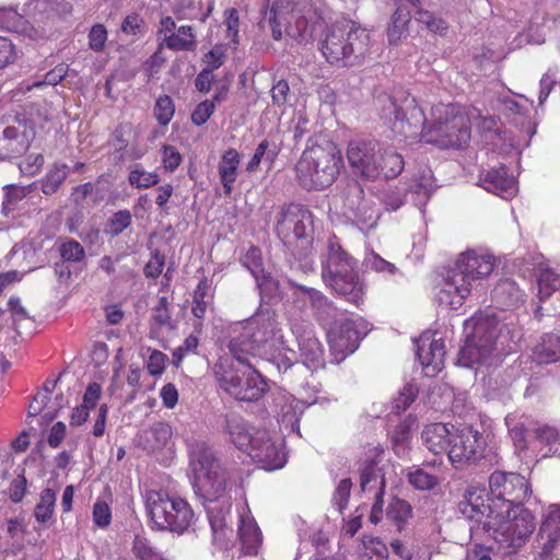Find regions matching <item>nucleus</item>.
Listing matches in <instances>:
<instances>
[{"label": "nucleus", "instance_id": "obj_47", "mask_svg": "<svg viewBox=\"0 0 560 560\" xmlns=\"http://www.w3.org/2000/svg\"><path fill=\"white\" fill-rule=\"evenodd\" d=\"M505 423L509 428V433L516 451L524 452L528 450L529 444L527 441V429L525 428L524 422H515L514 424H512V419L510 417H506Z\"/></svg>", "mask_w": 560, "mask_h": 560}, {"label": "nucleus", "instance_id": "obj_6", "mask_svg": "<svg viewBox=\"0 0 560 560\" xmlns=\"http://www.w3.org/2000/svg\"><path fill=\"white\" fill-rule=\"evenodd\" d=\"M241 328L242 331L229 345L234 360L245 362L247 358L260 354L261 350L272 351L284 346L283 334L273 312H261L242 324Z\"/></svg>", "mask_w": 560, "mask_h": 560}, {"label": "nucleus", "instance_id": "obj_32", "mask_svg": "<svg viewBox=\"0 0 560 560\" xmlns=\"http://www.w3.org/2000/svg\"><path fill=\"white\" fill-rule=\"evenodd\" d=\"M240 164V154L235 149L226 150L218 165L221 184L226 195L233 189V184L237 177V167Z\"/></svg>", "mask_w": 560, "mask_h": 560}, {"label": "nucleus", "instance_id": "obj_55", "mask_svg": "<svg viewBox=\"0 0 560 560\" xmlns=\"http://www.w3.org/2000/svg\"><path fill=\"white\" fill-rule=\"evenodd\" d=\"M107 30L103 24H94L89 33V47L95 52L103 51L107 42Z\"/></svg>", "mask_w": 560, "mask_h": 560}, {"label": "nucleus", "instance_id": "obj_26", "mask_svg": "<svg viewBox=\"0 0 560 560\" xmlns=\"http://www.w3.org/2000/svg\"><path fill=\"white\" fill-rule=\"evenodd\" d=\"M238 538L245 555L255 556L262 542L261 532L247 506L238 512Z\"/></svg>", "mask_w": 560, "mask_h": 560}, {"label": "nucleus", "instance_id": "obj_15", "mask_svg": "<svg viewBox=\"0 0 560 560\" xmlns=\"http://www.w3.org/2000/svg\"><path fill=\"white\" fill-rule=\"evenodd\" d=\"M489 324H479L477 318L465 322L466 340L458 354V364L464 368L490 365L497 359L493 345L487 338Z\"/></svg>", "mask_w": 560, "mask_h": 560}, {"label": "nucleus", "instance_id": "obj_27", "mask_svg": "<svg viewBox=\"0 0 560 560\" xmlns=\"http://www.w3.org/2000/svg\"><path fill=\"white\" fill-rule=\"evenodd\" d=\"M245 266L257 281V285L262 293L273 294L278 290V282L269 275H264L261 269L260 250L257 247H250L242 259Z\"/></svg>", "mask_w": 560, "mask_h": 560}, {"label": "nucleus", "instance_id": "obj_62", "mask_svg": "<svg viewBox=\"0 0 560 560\" xmlns=\"http://www.w3.org/2000/svg\"><path fill=\"white\" fill-rule=\"evenodd\" d=\"M365 265L366 267L375 270L376 272H386L389 275L396 272V267L394 264L385 260L375 253H371L365 257Z\"/></svg>", "mask_w": 560, "mask_h": 560}, {"label": "nucleus", "instance_id": "obj_51", "mask_svg": "<svg viewBox=\"0 0 560 560\" xmlns=\"http://www.w3.org/2000/svg\"><path fill=\"white\" fill-rule=\"evenodd\" d=\"M59 252L65 261L80 262L85 257L84 248L74 240L63 242Z\"/></svg>", "mask_w": 560, "mask_h": 560}, {"label": "nucleus", "instance_id": "obj_21", "mask_svg": "<svg viewBox=\"0 0 560 560\" xmlns=\"http://www.w3.org/2000/svg\"><path fill=\"white\" fill-rule=\"evenodd\" d=\"M417 358L421 363L424 374L434 376L444 366L445 345L442 338H435L431 332H424L418 340Z\"/></svg>", "mask_w": 560, "mask_h": 560}, {"label": "nucleus", "instance_id": "obj_58", "mask_svg": "<svg viewBox=\"0 0 560 560\" xmlns=\"http://www.w3.org/2000/svg\"><path fill=\"white\" fill-rule=\"evenodd\" d=\"M300 418L295 411V408L291 405H285L282 407V412L280 416L279 423L289 432H296L300 435Z\"/></svg>", "mask_w": 560, "mask_h": 560}, {"label": "nucleus", "instance_id": "obj_39", "mask_svg": "<svg viewBox=\"0 0 560 560\" xmlns=\"http://www.w3.org/2000/svg\"><path fill=\"white\" fill-rule=\"evenodd\" d=\"M411 505L401 499H393L386 511V518L394 523L397 530H401L411 517Z\"/></svg>", "mask_w": 560, "mask_h": 560}, {"label": "nucleus", "instance_id": "obj_54", "mask_svg": "<svg viewBox=\"0 0 560 560\" xmlns=\"http://www.w3.org/2000/svg\"><path fill=\"white\" fill-rule=\"evenodd\" d=\"M352 488V482L349 478L342 479L339 481L334 495H332V504L334 506L342 513L348 504V500L350 497Z\"/></svg>", "mask_w": 560, "mask_h": 560}, {"label": "nucleus", "instance_id": "obj_24", "mask_svg": "<svg viewBox=\"0 0 560 560\" xmlns=\"http://www.w3.org/2000/svg\"><path fill=\"white\" fill-rule=\"evenodd\" d=\"M479 185L503 199H511L517 192L516 182L513 175L509 174L505 166L492 167L479 178Z\"/></svg>", "mask_w": 560, "mask_h": 560}, {"label": "nucleus", "instance_id": "obj_14", "mask_svg": "<svg viewBox=\"0 0 560 560\" xmlns=\"http://www.w3.org/2000/svg\"><path fill=\"white\" fill-rule=\"evenodd\" d=\"M48 120L47 109L43 108L36 116L31 113L28 121L18 119L7 127L0 125V160L23 154L35 137V128H43Z\"/></svg>", "mask_w": 560, "mask_h": 560}, {"label": "nucleus", "instance_id": "obj_48", "mask_svg": "<svg viewBox=\"0 0 560 560\" xmlns=\"http://www.w3.org/2000/svg\"><path fill=\"white\" fill-rule=\"evenodd\" d=\"M416 20L423 24L430 32L435 34H444L447 31V24L441 18L435 16L432 12L427 10H418Z\"/></svg>", "mask_w": 560, "mask_h": 560}, {"label": "nucleus", "instance_id": "obj_42", "mask_svg": "<svg viewBox=\"0 0 560 560\" xmlns=\"http://www.w3.org/2000/svg\"><path fill=\"white\" fill-rule=\"evenodd\" d=\"M129 184L139 189H147L160 182L155 172H147L140 165H136L129 173Z\"/></svg>", "mask_w": 560, "mask_h": 560}, {"label": "nucleus", "instance_id": "obj_9", "mask_svg": "<svg viewBox=\"0 0 560 560\" xmlns=\"http://www.w3.org/2000/svg\"><path fill=\"white\" fill-rule=\"evenodd\" d=\"M221 359L214 368L220 387L241 401H257L265 394L267 384L261 375L247 361Z\"/></svg>", "mask_w": 560, "mask_h": 560}, {"label": "nucleus", "instance_id": "obj_13", "mask_svg": "<svg viewBox=\"0 0 560 560\" xmlns=\"http://www.w3.org/2000/svg\"><path fill=\"white\" fill-rule=\"evenodd\" d=\"M490 493H486L489 505L495 510L511 514L514 509H523V504L532 495L526 478L516 472L493 471L489 477Z\"/></svg>", "mask_w": 560, "mask_h": 560}, {"label": "nucleus", "instance_id": "obj_29", "mask_svg": "<svg viewBox=\"0 0 560 560\" xmlns=\"http://www.w3.org/2000/svg\"><path fill=\"white\" fill-rule=\"evenodd\" d=\"M540 530L547 535V541L542 546V553L550 556L560 546V508L558 505L549 508Z\"/></svg>", "mask_w": 560, "mask_h": 560}, {"label": "nucleus", "instance_id": "obj_60", "mask_svg": "<svg viewBox=\"0 0 560 560\" xmlns=\"http://www.w3.org/2000/svg\"><path fill=\"white\" fill-rule=\"evenodd\" d=\"M145 351L148 353L150 352L147 362L148 372L154 376L161 375L165 369L166 355L159 350H151L150 348H148Z\"/></svg>", "mask_w": 560, "mask_h": 560}, {"label": "nucleus", "instance_id": "obj_8", "mask_svg": "<svg viewBox=\"0 0 560 560\" xmlns=\"http://www.w3.org/2000/svg\"><path fill=\"white\" fill-rule=\"evenodd\" d=\"M343 160L336 144L314 145L303 151L295 165L296 178L307 190L324 189L338 176Z\"/></svg>", "mask_w": 560, "mask_h": 560}, {"label": "nucleus", "instance_id": "obj_4", "mask_svg": "<svg viewBox=\"0 0 560 560\" xmlns=\"http://www.w3.org/2000/svg\"><path fill=\"white\" fill-rule=\"evenodd\" d=\"M494 267V257L488 253H462L448 270L444 287L438 293L439 302L453 310L462 306L470 294L472 282L488 277Z\"/></svg>", "mask_w": 560, "mask_h": 560}, {"label": "nucleus", "instance_id": "obj_16", "mask_svg": "<svg viewBox=\"0 0 560 560\" xmlns=\"http://www.w3.org/2000/svg\"><path fill=\"white\" fill-rule=\"evenodd\" d=\"M313 232V214L302 205L290 203L281 208L276 223V233L285 245L307 240Z\"/></svg>", "mask_w": 560, "mask_h": 560}, {"label": "nucleus", "instance_id": "obj_28", "mask_svg": "<svg viewBox=\"0 0 560 560\" xmlns=\"http://www.w3.org/2000/svg\"><path fill=\"white\" fill-rule=\"evenodd\" d=\"M452 432L444 423H431L424 427L421 439L423 445L433 454L448 452Z\"/></svg>", "mask_w": 560, "mask_h": 560}, {"label": "nucleus", "instance_id": "obj_50", "mask_svg": "<svg viewBox=\"0 0 560 560\" xmlns=\"http://www.w3.org/2000/svg\"><path fill=\"white\" fill-rule=\"evenodd\" d=\"M131 221L132 217L129 210H119L109 219L106 233L112 237L118 236L131 224Z\"/></svg>", "mask_w": 560, "mask_h": 560}, {"label": "nucleus", "instance_id": "obj_7", "mask_svg": "<svg viewBox=\"0 0 560 560\" xmlns=\"http://www.w3.org/2000/svg\"><path fill=\"white\" fill-rule=\"evenodd\" d=\"M370 33L353 21H338L326 32L320 51L331 65L351 66L366 55Z\"/></svg>", "mask_w": 560, "mask_h": 560}, {"label": "nucleus", "instance_id": "obj_25", "mask_svg": "<svg viewBox=\"0 0 560 560\" xmlns=\"http://www.w3.org/2000/svg\"><path fill=\"white\" fill-rule=\"evenodd\" d=\"M292 285L295 289V301L308 303L318 322L327 323L336 315L335 306L320 291L295 283H292Z\"/></svg>", "mask_w": 560, "mask_h": 560}, {"label": "nucleus", "instance_id": "obj_49", "mask_svg": "<svg viewBox=\"0 0 560 560\" xmlns=\"http://www.w3.org/2000/svg\"><path fill=\"white\" fill-rule=\"evenodd\" d=\"M175 106L167 95L160 96L154 106V116L161 126H166L173 118Z\"/></svg>", "mask_w": 560, "mask_h": 560}, {"label": "nucleus", "instance_id": "obj_10", "mask_svg": "<svg viewBox=\"0 0 560 560\" xmlns=\"http://www.w3.org/2000/svg\"><path fill=\"white\" fill-rule=\"evenodd\" d=\"M378 102L383 103L380 116L394 132L406 138L423 140V133L431 122V117H425L423 108L415 96L407 94L393 98L385 95L380 97Z\"/></svg>", "mask_w": 560, "mask_h": 560}, {"label": "nucleus", "instance_id": "obj_46", "mask_svg": "<svg viewBox=\"0 0 560 560\" xmlns=\"http://www.w3.org/2000/svg\"><path fill=\"white\" fill-rule=\"evenodd\" d=\"M409 483L417 490L427 491L433 489L439 483V478L424 471L421 468H417L409 471L408 475Z\"/></svg>", "mask_w": 560, "mask_h": 560}, {"label": "nucleus", "instance_id": "obj_43", "mask_svg": "<svg viewBox=\"0 0 560 560\" xmlns=\"http://www.w3.org/2000/svg\"><path fill=\"white\" fill-rule=\"evenodd\" d=\"M132 551L139 560H164L162 553L142 536H136Z\"/></svg>", "mask_w": 560, "mask_h": 560}, {"label": "nucleus", "instance_id": "obj_38", "mask_svg": "<svg viewBox=\"0 0 560 560\" xmlns=\"http://www.w3.org/2000/svg\"><path fill=\"white\" fill-rule=\"evenodd\" d=\"M381 175L386 178L398 176L404 170L402 156L392 149H386L380 154Z\"/></svg>", "mask_w": 560, "mask_h": 560}, {"label": "nucleus", "instance_id": "obj_5", "mask_svg": "<svg viewBox=\"0 0 560 560\" xmlns=\"http://www.w3.org/2000/svg\"><path fill=\"white\" fill-rule=\"evenodd\" d=\"M322 279L336 294L359 306L363 303L365 284L359 276L358 261L336 238L328 241L326 258L322 260Z\"/></svg>", "mask_w": 560, "mask_h": 560}, {"label": "nucleus", "instance_id": "obj_3", "mask_svg": "<svg viewBox=\"0 0 560 560\" xmlns=\"http://www.w3.org/2000/svg\"><path fill=\"white\" fill-rule=\"evenodd\" d=\"M225 431L231 442L258 463L265 470H276L284 466L285 453L282 441L276 432L266 429L249 428L247 422L236 415L226 417Z\"/></svg>", "mask_w": 560, "mask_h": 560}, {"label": "nucleus", "instance_id": "obj_17", "mask_svg": "<svg viewBox=\"0 0 560 560\" xmlns=\"http://www.w3.org/2000/svg\"><path fill=\"white\" fill-rule=\"evenodd\" d=\"M486 440L470 425L456 429L448 441L447 456L454 467L460 468L483 457Z\"/></svg>", "mask_w": 560, "mask_h": 560}, {"label": "nucleus", "instance_id": "obj_36", "mask_svg": "<svg viewBox=\"0 0 560 560\" xmlns=\"http://www.w3.org/2000/svg\"><path fill=\"white\" fill-rule=\"evenodd\" d=\"M360 483L363 491L376 489L384 493L385 478L376 462L371 460L364 464L361 468Z\"/></svg>", "mask_w": 560, "mask_h": 560}, {"label": "nucleus", "instance_id": "obj_1", "mask_svg": "<svg viewBox=\"0 0 560 560\" xmlns=\"http://www.w3.org/2000/svg\"><path fill=\"white\" fill-rule=\"evenodd\" d=\"M483 489L469 487L458 508L474 525L470 530H485L495 541L497 549L503 556L517 552L533 534L536 523L527 509H514L511 514L489 505Z\"/></svg>", "mask_w": 560, "mask_h": 560}, {"label": "nucleus", "instance_id": "obj_31", "mask_svg": "<svg viewBox=\"0 0 560 560\" xmlns=\"http://www.w3.org/2000/svg\"><path fill=\"white\" fill-rule=\"evenodd\" d=\"M534 447H539L542 456L560 455V433L552 427L538 425L534 429Z\"/></svg>", "mask_w": 560, "mask_h": 560}, {"label": "nucleus", "instance_id": "obj_12", "mask_svg": "<svg viewBox=\"0 0 560 560\" xmlns=\"http://www.w3.org/2000/svg\"><path fill=\"white\" fill-rule=\"evenodd\" d=\"M147 510L153 527L159 530L183 535L195 522V513L186 500L163 491L147 493Z\"/></svg>", "mask_w": 560, "mask_h": 560}, {"label": "nucleus", "instance_id": "obj_61", "mask_svg": "<svg viewBox=\"0 0 560 560\" xmlns=\"http://www.w3.org/2000/svg\"><path fill=\"white\" fill-rule=\"evenodd\" d=\"M93 521L98 527H106L112 521V512L105 501L97 500L93 506Z\"/></svg>", "mask_w": 560, "mask_h": 560}, {"label": "nucleus", "instance_id": "obj_19", "mask_svg": "<svg viewBox=\"0 0 560 560\" xmlns=\"http://www.w3.org/2000/svg\"><path fill=\"white\" fill-rule=\"evenodd\" d=\"M381 149L374 140L355 139L348 143L347 159L353 173L366 179L381 176Z\"/></svg>", "mask_w": 560, "mask_h": 560}, {"label": "nucleus", "instance_id": "obj_59", "mask_svg": "<svg viewBox=\"0 0 560 560\" xmlns=\"http://www.w3.org/2000/svg\"><path fill=\"white\" fill-rule=\"evenodd\" d=\"M215 105L213 101L206 100L197 105L191 114V121L196 126L203 125L214 113Z\"/></svg>", "mask_w": 560, "mask_h": 560}, {"label": "nucleus", "instance_id": "obj_45", "mask_svg": "<svg viewBox=\"0 0 560 560\" xmlns=\"http://www.w3.org/2000/svg\"><path fill=\"white\" fill-rule=\"evenodd\" d=\"M419 389L416 384L407 383L393 399V411L397 415L405 411L417 398Z\"/></svg>", "mask_w": 560, "mask_h": 560}, {"label": "nucleus", "instance_id": "obj_52", "mask_svg": "<svg viewBox=\"0 0 560 560\" xmlns=\"http://www.w3.org/2000/svg\"><path fill=\"white\" fill-rule=\"evenodd\" d=\"M436 184L434 182L432 172L430 170H424L422 174H420L417 178H415L413 184L410 186V189L418 194L423 195V197L428 198L430 194L434 190Z\"/></svg>", "mask_w": 560, "mask_h": 560}, {"label": "nucleus", "instance_id": "obj_40", "mask_svg": "<svg viewBox=\"0 0 560 560\" xmlns=\"http://www.w3.org/2000/svg\"><path fill=\"white\" fill-rule=\"evenodd\" d=\"M210 285L207 279L200 280L192 295V308L194 316L198 319H202L206 315L207 308L211 303Z\"/></svg>", "mask_w": 560, "mask_h": 560}, {"label": "nucleus", "instance_id": "obj_64", "mask_svg": "<svg viewBox=\"0 0 560 560\" xmlns=\"http://www.w3.org/2000/svg\"><path fill=\"white\" fill-rule=\"evenodd\" d=\"M121 31L127 35L137 36L144 32V22L139 14H130L121 23Z\"/></svg>", "mask_w": 560, "mask_h": 560}, {"label": "nucleus", "instance_id": "obj_33", "mask_svg": "<svg viewBox=\"0 0 560 560\" xmlns=\"http://www.w3.org/2000/svg\"><path fill=\"white\" fill-rule=\"evenodd\" d=\"M410 21L411 14L409 10L404 7H398L393 13L387 28L389 44L397 45L400 43L402 37L407 34Z\"/></svg>", "mask_w": 560, "mask_h": 560}, {"label": "nucleus", "instance_id": "obj_34", "mask_svg": "<svg viewBox=\"0 0 560 560\" xmlns=\"http://www.w3.org/2000/svg\"><path fill=\"white\" fill-rule=\"evenodd\" d=\"M537 296L540 301L548 299L560 290V276L546 266H540L536 276Z\"/></svg>", "mask_w": 560, "mask_h": 560}, {"label": "nucleus", "instance_id": "obj_30", "mask_svg": "<svg viewBox=\"0 0 560 560\" xmlns=\"http://www.w3.org/2000/svg\"><path fill=\"white\" fill-rule=\"evenodd\" d=\"M533 358L538 364H550L560 360V336L545 334L533 348Z\"/></svg>", "mask_w": 560, "mask_h": 560}, {"label": "nucleus", "instance_id": "obj_20", "mask_svg": "<svg viewBox=\"0 0 560 560\" xmlns=\"http://www.w3.org/2000/svg\"><path fill=\"white\" fill-rule=\"evenodd\" d=\"M291 330L298 340L303 364L313 370L323 368L325 364L324 348L315 336L313 325L305 320H294L291 324Z\"/></svg>", "mask_w": 560, "mask_h": 560}, {"label": "nucleus", "instance_id": "obj_18", "mask_svg": "<svg viewBox=\"0 0 560 560\" xmlns=\"http://www.w3.org/2000/svg\"><path fill=\"white\" fill-rule=\"evenodd\" d=\"M479 324H489L487 338L493 345V352L497 359L515 352L523 339L522 328L513 320L502 322L495 316H479Z\"/></svg>", "mask_w": 560, "mask_h": 560}, {"label": "nucleus", "instance_id": "obj_22", "mask_svg": "<svg viewBox=\"0 0 560 560\" xmlns=\"http://www.w3.org/2000/svg\"><path fill=\"white\" fill-rule=\"evenodd\" d=\"M346 206L352 212L355 223L361 225V229H371L376 224L378 211L370 200L365 199L363 187L357 180L348 185Z\"/></svg>", "mask_w": 560, "mask_h": 560}, {"label": "nucleus", "instance_id": "obj_23", "mask_svg": "<svg viewBox=\"0 0 560 560\" xmlns=\"http://www.w3.org/2000/svg\"><path fill=\"white\" fill-rule=\"evenodd\" d=\"M327 339L330 350L341 354V359H343L358 349L361 336L357 329V324L351 319H347L331 328L327 334Z\"/></svg>", "mask_w": 560, "mask_h": 560}, {"label": "nucleus", "instance_id": "obj_56", "mask_svg": "<svg viewBox=\"0 0 560 560\" xmlns=\"http://www.w3.org/2000/svg\"><path fill=\"white\" fill-rule=\"evenodd\" d=\"M69 67L68 65L60 63L56 66L52 70L46 73L45 79L42 81H35L30 88H40L43 85H56L61 82L68 74Z\"/></svg>", "mask_w": 560, "mask_h": 560}, {"label": "nucleus", "instance_id": "obj_35", "mask_svg": "<svg viewBox=\"0 0 560 560\" xmlns=\"http://www.w3.org/2000/svg\"><path fill=\"white\" fill-rule=\"evenodd\" d=\"M197 46L196 35L192 26L182 25L168 37L166 48L176 51H192Z\"/></svg>", "mask_w": 560, "mask_h": 560}, {"label": "nucleus", "instance_id": "obj_53", "mask_svg": "<svg viewBox=\"0 0 560 560\" xmlns=\"http://www.w3.org/2000/svg\"><path fill=\"white\" fill-rule=\"evenodd\" d=\"M509 294V300L506 302L508 306H514L522 300V294L516 283L511 279L502 280L494 289V294L497 296H502L503 294Z\"/></svg>", "mask_w": 560, "mask_h": 560}, {"label": "nucleus", "instance_id": "obj_41", "mask_svg": "<svg viewBox=\"0 0 560 560\" xmlns=\"http://www.w3.org/2000/svg\"><path fill=\"white\" fill-rule=\"evenodd\" d=\"M56 505V492L46 488L40 492L39 502L34 509V517L40 524H46L52 516Z\"/></svg>", "mask_w": 560, "mask_h": 560}, {"label": "nucleus", "instance_id": "obj_2", "mask_svg": "<svg viewBox=\"0 0 560 560\" xmlns=\"http://www.w3.org/2000/svg\"><path fill=\"white\" fill-rule=\"evenodd\" d=\"M189 465L192 472V488L203 499L213 540L220 548L226 547L232 529L231 500L225 497L226 472L206 442H195L189 448Z\"/></svg>", "mask_w": 560, "mask_h": 560}, {"label": "nucleus", "instance_id": "obj_63", "mask_svg": "<svg viewBox=\"0 0 560 560\" xmlns=\"http://www.w3.org/2000/svg\"><path fill=\"white\" fill-rule=\"evenodd\" d=\"M8 311L11 314L12 320L14 325L20 324L23 320L30 318V314L21 302V299L18 296H11L8 301Z\"/></svg>", "mask_w": 560, "mask_h": 560}, {"label": "nucleus", "instance_id": "obj_11", "mask_svg": "<svg viewBox=\"0 0 560 560\" xmlns=\"http://www.w3.org/2000/svg\"><path fill=\"white\" fill-rule=\"evenodd\" d=\"M468 118L453 104H438L431 109V122L423 141L441 148H459L468 143Z\"/></svg>", "mask_w": 560, "mask_h": 560}, {"label": "nucleus", "instance_id": "obj_37", "mask_svg": "<svg viewBox=\"0 0 560 560\" xmlns=\"http://www.w3.org/2000/svg\"><path fill=\"white\" fill-rule=\"evenodd\" d=\"M68 174L69 166L66 163H55L40 180L43 194L50 196L57 192Z\"/></svg>", "mask_w": 560, "mask_h": 560}, {"label": "nucleus", "instance_id": "obj_57", "mask_svg": "<svg viewBox=\"0 0 560 560\" xmlns=\"http://www.w3.org/2000/svg\"><path fill=\"white\" fill-rule=\"evenodd\" d=\"M417 427V419L409 416L401 421L393 432V442L395 445L404 444L410 438L411 431Z\"/></svg>", "mask_w": 560, "mask_h": 560}, {"label": "nucleus", "instance_id": "obj_44", "mask_svg": "<svg viewBox=\"0 0 560 560\" xmlns=\"http://www.w3.org/2000/svg\"><path fill=\"white\" fill-rule=\"evenodd\" d=\"M277 156L276 150L269 149V141L262 140L258 147L256 148L254 155L249 160V162L246 165V171L249 173L256 172L259 167V164L261 163L262 159L267 161L269 164H272L275 159Z\"/></svg>", "mask_w": 560, "mask_h": 560}]
</instances>
